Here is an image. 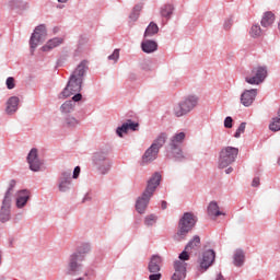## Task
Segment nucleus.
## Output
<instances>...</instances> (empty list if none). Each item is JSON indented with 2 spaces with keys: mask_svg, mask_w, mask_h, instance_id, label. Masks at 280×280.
Masks as SVG:
<instances>
[{
  "mask_svg": "<svg viewBox=\"0 0 280 280\" xmlns=\"http://www.w3.org/2000/svg\"><path fill=\"white\" fill-rule=\"evenodd\" d=\"M196 106H198V96L188 95L185 100L174 106L173 113L175 117H183L184 115H187V113H191Z\"/></svg>",
  "mask_w": 280,
  "mask_h": 280,
  "instance_id": "obj_4",
  "label": "nucleus"
},
{
  "mask_svg": "<svg viewBox=\"0 0 280 280\" xmlns=\"http://www.w3.org/2000/svg\"><path fill=\"white\" fill-rule=\"evenodd\" d=\"M108 60H114V62H117V60H119V49H115L114 52L108 56Z\"/></svg>",
  "mask_w": 280,
  "mask_h": 280,
  "instance_id": "obj_38",
  "label": "nucleus"
},
{
  "mask_svg": "<svg viewBox=\"0 0 280 280\" xmlns=\"http://www.w3.org/2000/svg\"><path fill=\"white\" fill-rule=\"evenodd\" d=\"M27 163L32 172H40L43 167V161L38 158V150L32 149L27 155Z\"/></svg>",
  "mask_w": 280,
  "mask_h": 280,
  "instance_id": "obj_10",
  "label": "nucleus"
},
{
  "mask_svg": "<svg viewBox=\"0 0 280 280\" xmlns=\"http://www.w3.org/2000/svg\"><path fill=\"white\" fill-rule=\"evenodd\" d=\"M71 185V172H63L59 179V191H69Z\"/></svg>",
  "mask_w": 280,
  "mask_h": 280,
  "instance_id": "obj_19",
  "label": "nucleus"
},
{
  "mask_svg": "<svg viewBox=\"0 0 280 280\" xmlns=\"http://www.w3.org/2000/svg\"><path fill=\"white\" fill-rule=\"evenodd\" d=\"M19 97L18 96H11L7 102V108L5 112L8 115H12L19 110Z\"/></svg>",
  "mask_w": 280,
  "mask_h": 280,
  "instance_id": "obj_21",
  "label": "nucleus"
},
{
  "mask_svg": "<svg viewBox=\"0 0 280 280\" xmlns=\"http://www.w3.org/2000/svg\"><path fill=\"white\" fill-rule=\"evenodd\" d=\"M257 97V90H247L241 95V103L243 106H250Z\"/></svg>",
  "mask_w": 280,
  "mask_h": 280,
  "instance_id": "obj_17",
  "label": "nucleus"
},
{
  "mask_svg": "<svg viewBox=\"0 0 280 280\" xmlns=\"http://www.w3.org/2000/svg\"><path fill=\"white\" fill-rule=\"evenodd\" d=\"M23 3L22 0H9L8 5L11 8V10H16L21 8V4Z\"/></svg>",
  "mask_w": 280,
  "mask_h": 280,
  "instance_id": "obj_36",
  "label": "nucleus"
},
{
  "mask_svg": "<svg viewBox=\"0 0 280 280\" xmlns=\"http://www.w3.org/2000/svg\"><path fill=\"white\" fill-rule=\"evenodd\" d=\"M141 49L144 51V54H153V51L159 49V44H156L154 40L147 39L141 43Z\"/></svg>",
  "mask_w": 280,
  "mask_h": 280,
  "instance_id": "obj_22",
  "label": "nucleus"
},
{
  "mask_svg": "<svg viewBox=\"0 0 280 280\" xmlns=\"http://www.w3.org/2000/svg\"><path fill=\"white\" fill-rule=\"evenodd\" d=\"M91 250V246L88 244L82 245L79 249L70 256L68 264L67 275L70 277H80L83 270L82 262L84 261V256Z\"/></svg>",
  "mask_w": 280,
  "mask_h": 280,
  "instance_id": "obj_3",
  "label": "nucleus"
},
{
  "mask_svg": "<svg viewBox=\"0 0 280 280\" xmlns=\"http://www.w3.org/2000/svg\"><path fill=\"white\" fill-rule=\"evenodd\" d=\"M278 165H280V158H279V160H278Z\"/></svg>",
  "mask_w": 280,
  "mask_h": 280,
  "instance_id": "obj_51",
  "label": "nucleus"
},
{
  "mask_svg": "<svg viewBox=\"0 0 280 280\" xmlns=\"http://www.w3.org/2000/svg\"><path fill=\"white\" fill-rule=\"evenodd\" d=\"M237 154H240V149L234 147H225L221 150L219 155V167L220 170H224V167H229L231 163H235L237 159Z\"/></svg>",
  "mask_w": 280,
  "mask_h": 280,
  "instance_id": "obj_6",
  "label": "nucleus"
},
{
  "mask_svg": "<svg viewBox=\"0 0 280 280\" xmlns=\"http://www.w3.org/2000/svg\"><path fill=\"white\" fill-rule=\"evenodd\" d=\"M245 130H246V122H242L237 128L236 132L234 133L235 139H240V137L244 135Z\"/></svg>",
  "mask_w": 280,
  "mask_h": 280,
  "instance_id": "obj_35",
  "label": "nucleus"
},
{
  "mask_svg": "<svg viewBox=\"0 0 280 280\" xmlns=\"http://www.w3.org/2000/svg\"><path fill=\"white\" fill-rule=\"evenodd\" d=\"M208 215H210V218H218V215H224V213L220 211V206H218V202L211 201L208 206Z\"/></svg>",
  "mask_w": 280,
  "mask_h": 280,
  "instance_id": "obj_24",
  "label": "nucleus"
},
{
  "mask_svg": "<svg viewBox=\"0 0 280 280\" xmlns=\"http://www.w3.org/2000/svg\"><path fill=\"white\" fill-rule=\"evenodd\" d=\"M159 156V148L150 147V149H147L142 156V161L144 163H152V161H155V159Z\"/></svg>",
  "mask_w": 280,
  "mask_h": 280,
  "instance_id": "obj_20",
  "label": "nucleus"
},
{
  "mask_svg": "<svg viewBox=\"0 0 280 280\" xmlns=\"http://www.w3.org/2000/svg\"><path fill=\"white\" fill-rule=\"evenodd\" d=\"M249 34L252 38H259L261 36V26L255 24L250 27Z\"/></svg>",
  "mask_w": 280,
  "mask_h": 280,
  "instance_id": "obj_32",
  "label": "nucleus"
},
{
  "mask_svg": "<svg viewBox=\"0 0 280 280\" xmlns=\"http://www.w3.org/2000/svg\"><path fill=\"white\" fill-rule=\"evenodd\" d=\"M143 10V4H137L133 8V12H136V14H139V12H141Z\"/></svg>",
  "mask_w": 280,
  "mask_h": 280,
  "instance_id": "obj_44",
  "label": "nucleus"
},
{
  "mask_svg": "<svg viewBox=\"0 0 280 280\" xmlns=\"http://www.w3.org/2000/svg\"><path fill=\"white\" fill-rule=\"evenodd\" d=\"M161 184V174L155 173L149 180L145 190L142 196L138 198L136 202V211L138 213H145V209H148V205H150V198L154 196V191H156L158 185Z\"/></svg>",
  "mask_w": 280,
  "mask_h": 280,
  "instance_id": "obj_2",
  "label": "nucleus"
},
{
  "mask_svg": "<svg viewBox=\"0 0 280 280\" xmlns=\"http://www.w3.org/2000/svg\"><path fill=\"white\" fill-rule=\"evenodd\" d=\"M224 127L225 128H233V118L231 116H228L224 120Z\"/></svg>",
  "mask_w": 280,
  "mask_h": 280,
  "instance_id": "obj_41",
  "label": "nucleus"
},
{
  "mask_svg": "<svg viewBox=\"0 0 280 280\" xmlns=\"http://www.w3.org/2000/svg\"><path fill=\"white\" fill-rule=\"evenodd\" d=\"M269 129L272 130V132H279V130H280V118H273L271 124L269 125Z\"/></svg>",
  "mask_w": 280,
  "mask_h": 280,
  "instance_id": "obj_33",
  "label": "nucleus"
},
{
  "mask_svg": "<svg viewBox=\"0 0 280 280\" xmlns=\"http://www.w3.org/2000/svg\"><path fill=\"white\" fill-rule=\"evenodd\" d=\"M94 164L98 167L102 174H106L110 170V161L106 159L104 153H95L93 156Z\"/></svg>",
  "mask_w": 280,
  "mask_h": 280,
  "instance_id": "obj_12",
  "label": "nucleus"
},
{
  "mask_svg": "<svg viewBox=\"0 0 280 280\" xmlns=\"http://www.w3.org/2000/svg\"><path fill=\"white\" fill-rule=\"evenodd\" d=\"M84 73H86V62L82 61L71 74L65 90L60 93V100L71 97V95H75V93H80V91H82Z\"/></svg>",
  "mask_w": 280,
  "mask_h": 280,
  "instance_id": "obj_1",
  "label": "nucleus"
},
{
  "mask_svg": "<svg viewBox=\"0 0 280 280\" xmlns=\"http://www.w3.org/2000/svg\"><path fill=\"white\" fill-rule=\"evenodd\" d=\"M45 36H47V30L45 28V25L37 26L31 36V49H36V47H38V43L45 40Z\"/></svg>",
  "mask_w": 280,
  "mask_h": 280,
  "instance_id": "obj_9",
  "label": "nucleus"
},
{
  "mask_svg": "<svg viewBox=\"0 0 280 280\" xmlns=\"http://www.w3.org/2000/svg\"><path fill=\"white\" fill-rule=\"evenodd\" d=\"M14 187H16V182L14 179H12L9 184V189L5 194V196H8L10 199H11L10 192L12 191V189H14Z\"/></svg>",
  "mask_w": 280,
  "mask_h": 280,
  "instance_id": "obj_42",
  "label": "nucleus"
},
{
  "mask_svg": "<svg viewBox=\"0 0 280 280\" xmlns=\"http://www.w3.org/2000/svg\"><path fill=\"white\" fill-rule=\"evenodd\" d=\"M196 226V217L191 212H186L182 217L178 223L177 238L185 240L187 237V233L191 231Z\"/></svg>",
  "mask_w": 280,
  "mask_h": 280,
  "instance_id": "obj_5",
  "label": "nucleus"
},
{
  "mask_svg": "<svg viewBox=\"0 0 280 280\" xmlns=\"http://www.w3.org/2000/svg\"><path fill=\"white\" fill-rule=\"evenodd\" d=\"M129 19H131V21H137V19H139V13L137 12H132L130 15H129Z\"/></svg>",
  "mask_w": 280,
  "mask_h": 280,
  "instance_id": "obj_45",
  "label": "nucleus"
},
{
  "mask_svg": "<svg viewBox=\"0 0 280 280\" xmlns=\"http://www.w3.org/2000/svg\"><path fill=\"white\" fill-rule=\"evenodd\" d=\"M165 141H167V133L162 132L160 133L156 139L151 144L153 148H158V150H161L163 145H165Z\"/></svg>",
  "mask_w": 280,
  "mask_h": 280,
  "instance_id": "obj_28",
  "label": "nucleus"
},
{
  "mask_svg": "<svg viewBox=\"0 0 280 280\" xmlns=\"http://www.w3.org/2000/svg\"><path fill=\"white\" fill-rule=\"evenodd\" d=\"M213 261H215V252L213 249L206 250L199 259L200 269L203 272L205 270H209L213 266Z\"/></svg>",
  "mask_w": 280,
  "mask_h": 280,
  "instance_id": "obj_11",
  "label": "nucleus"
},
{
  "mask_svg": "<svg viewBox=\"0 0 280 280\" xmlns=\"http://www.w3.org/2000/svg\"><path fill=\"white\" fill-rule=\"evenodd\" d=\"M189 253H191V250L185 249L184 252H182L179 254V261H184V264L185 261H189Z\"/></svg>",
  "mask_w": 280,
  "mask_h": 280,
  "instance_id": "obj_37",
  "label": "nucleus"
},
{
  "mask_svg": "<svg viewBox=\"0 0 280 280\" xmlns=\"http://www.w3.org/2000/svg\"><path fill=\"white\" fill-rule=\"evenodd\" d=\"M137 128H139V122H133L132 120H127L126 122H124L121 125V127H118L116 132L118 135V137H124L122 132H128V130H137Z\"/></svg>",
  "mask_w": 280,
  "mask_h": 280,
  "instance_id": "obj_18",
  "label": "nucleus"
},
{
  "mask_svg": "<svg viewBox=\"0 0 280 280\" xmlns=\"http://www.w3.org/2000/svg\"><path fill=\"white\" fill-rule=\"evenodd\" d=\"M252 187H259V177H255L252 182Z\"/></svg>",
  "mask_w": 280,
  "mask_h": 280,
  "instance_id": "obj_47",
  "label": "nucleus"
},
{
  "mask_svg": "<svg viewBox=\"0 0 280 280\" xmlns=\"http://www.w3.org/2000/svg\"><path fill=\"white\" fill-rule=\"evenodd\" d=\"M62 43H65V39L60 38V37H55L50 40L47 42V44L45 46H43V51H49L50 49H55V47H58L60 45H62Z\"/></svg>",
  "mask_w": 280,
  "mask_h": 280,
  "instance_id": "obj_25",
  "label": "nucleus"
},
{
  "mask_svg": "<svg viewBox=\"0 0 280 280\" xmlns=\"http://www.w3.org/2000/svg\"><path fill=\"white\" fill-rule=\"evenodd\" d=\"M80 176V166H75L73 171V178H78Z\"/></svg>",
  "mask_w": 280,
  "mask_h": 280,
  "instance_id": "obj_46",
  "label": "nucleus"
},
{
  "mask_svg": "<svg viewBox=\"0 0 280 280\" xmlns=\"http://www.w3.org/2000/svg\"><path fill=\"white\" fill-rule=\"evenodd\" d=\"M163 277V275H161V272H154L152 275L149 276V280H161Z\"/></svg>",
  "mask_w": 280,
  "mask_h": 280,
  "instance_id": "obj_43",
  "label": "nucleus"
},
{
  "mask_svg": "<svg viewBox=\"0 0 280 280\" xmlns=\"http://www.w3.org/2000/svg\"><path fill=\"white\" fill-rule=\"evenodd\" d=\"M231 172H233V167H229L228 170H225V174H231Z\"/></svg>",
  "mask_w": 280,
  "mask_h": 280,
  "instance_id": "obj_49",
  "label": "nucleus"
},
{
  "mask_svg": "<svg viewBox=\"0 0 280 280\" xmlns=\"http://www.w3.org/2000/svg\"><path fill=\"white\" fill-rule=\"evenodd\" d=\"M159 34V25L156 23L151 22L144 31V38H150Z\"/></svg>",
  "mask_w": 280,
  "mask_h": 280,
  "instance_id": "obj_27",
  "label": "nucleus"
},
{
  "mask_svg": "<svg viewBox=\"0 0 280 280\" xmlns=\"http://www.w3.org/2000/svg\"><path fill=\"white\" fill-rule=\"evenodd\" d=\"M162 264H163V258H161V256L159 255L152 256L148 265L149 272L151 273L161 272Z\"/></svg>",
  "mask_w": 280,
  "mask_h": 280,
  "instance_id": "obj_16",
  "label": "nucleus"
},
{
  "mask_svg": "<svg viewBox=\"0 0 280 280\" xmlns=\"http://www.w3.org/2000/svg\"><path fill=\"white\" fill-rule=\"evenodd\" d=\"M200 248V236L196 235L192 240L186 245V250H198Z\"/></svg>",
  "mask_w": 280,
  "mask_h": 280,
  "instance_id": "obj_30",
  "label": "nucleus"
},
{
  "mask_svg": "<svg viewBox=\"0 0 280 280\" xmlns=\"http://www.w3.org/2000/svg\"><path fill=\"white\" fill-rule=\"evenodd\" d=\"M66 121H67V126H70V127L78 126L79 124L78 119L73 117L67 118Z\"/></svg>",
  "mask_w": 280,
  "mask_h": 280,
  "instance_id": "obj_40",
  "label": "nucleus"
},
{
  "mask_svg": "<svg viewBox=\"0 0 280 280\" xmlns=\"http://www.w3.org/2000/svg\"><path fill=\"white\" fill-rule=\"evenodd\" d=\"M185 132H179L171 138L170 148L175 159H185V155H183V150H180V145L185 141Z\"/></svg>",
  "mask_w": 280,
  "mask_h": 280,
  "instance_id": "obj_7",
  "label": "nucleus"
},
{
  "mask_svg": "<svg viewBox=\"0 0 280 280\" xmlns=\"http://www.w3.org/2000/svg\"><path fill=\"white\" fill-rule=\"evenodd\" d=\"M266 75H268V70L264 67H257L252 70L250 77L245 78V81L247 84H261L266 80Z\"/></svg>",
  "mask_w": 280,
  "mask_h": 280,
  "instance_id": "obj_8",
  "label": "nucleus"
},
{
  "mask_svg": "<svg viewBox=\"0 0 280 280\" xmlns=\"http://www.w3.org/2000/svg\"><path fill=\"white\" fill-rule=\"evenodd\" d=\"M59 3H67L69 0H58Z\"/></svg>",
  "mask_w": 280,
  "mask_h": 280,
  "instance_id": "obj_50",
  "label": "nucleus"
},
{
  "mask_svg": "<svg viewBox=\"0 0 280 280\" xmlns=\"http://www.w3.org/2000/svg\"><path fill=\"white\" fill-rule=\"evenodd\" d=\"M174 12V7L172 4H165L161 8V15L165 19H170L172 16V13Z\"/></svg>",
  "mask_w": 280,
  "mask_h": 280,
  "instance_id": "obj_31",
  "label": "nucleus"
},
{
  "mask_svg": "<svg viewBox=\"0 0 280 280\" xmlns=\"http://www.w3.org/2000/svg\"><path fill=\"white\" fill-rule=\"evenodd\" d=\"M144 224L145 226H154L156 224V217L153 214L145 217Z\"/></svg>",
  "mask_w": 280,
  "mask_h": 280,
  "instance_id": "obj_34",
  "label": "nucleus"
},
{
  "mask_svg": "<svg viewBox=\"0 0 280 280\" xmlns=\"http://www.w3.org/2000/svg\"><path fill=\"white\" fill-rule=\"evenodd\" d=\"M15 86H16V84L14 83V78L9 77V78L7 79V89L12 90V89H14Z\"/></svg>",
  "mask_w": 280,
  "mask_h": 280,
  "instance_id": "obj_39",
  "label": "nucleus"
},
{
  "mask_svg": "<svg viewBox=\"0 0 280 280\" xmlns=\"http://www.w3.org/2000/svg\"><path fill=\"white\" fill-rule=\"evenodd\" d=\"M10 202H12V199H10L8 195H5L0 210L1 222H8V220H10Z\"/></svg>",
  "mask_w": 280,
  "mask_h": 280,
  "instance_id": "obj_15",
  "label": "nucleus"
},
{
  "mask_svg": "<svg viewBox=\"0 0 280 280\" xmlns=\"http://www.w3.org/2000/svg\"><path fill=\"white\" fill-rule=\"evenodd\" d=\"M174 273L171 280H184L187 277V262L183 260L174 261Z\"/></svg>",
  "mask_w": 280,
  "mask_h": 280,
  "instance_id": "obj_13",
  "label": "nucleus"
},
{
  "mask_svg": "<svg viewBox=\"0 0 280 280\" xmlns=\"http://www.w3.org/2000/svg\"><path fill=\"white\" fill-rule=\"evenodd\" d=\"M162 209H167V201H162Z\"/></svg>",
  "mask_w": 280,
  "mask_h": 280,
  "instance_id": "obj_48",
  "label": "nucleus"
},
{
  "mask_svg": "<svg viewBox=\"0 0 280 280\" xmlns=\"http://www.w3.org/2000/svg\"><path fill=\"white\" fill-rule=\"evenodd\" d=\"M28 200H30V191L21 190L20 192H18L16 207L19 209H23V207L27 205Z\"/></svg>",
  "mask_w": 280,
  "mask_h": 280,
  "instance_id": "obj_23",
  "label": "nucleus"
},
{
  "mask_svg": "<svg viewBox=\"0 0 280 280\" xmlns=\"http://www.w3.org/2000/svg\"><path fill=\"white\" fill-rule=\"evenodd\" d=\"M246 259V256L244 255V250L236 249L234 253V266H244V260Z\"/></svg>",
  "mask_w": 280,
  "mask_h": 280,
  "instance_id": "obj_29",
  "label": "nucleus"
},
{
  "mask_svg": "<svg viewBox=\"0 0 280 280\" xmlns=\"http://www.w3.org/2000/svg\"><path fill=\"white\" fill-rule=\"evenodd\" d=\"M261 25L262 27H270V25H272V23H275V13L268 11L262 15L261 19Z\"/></svg>",
  "mask_w": 280,
  "mask_h": 280,
  "instance_id": "obj_26",
  "label": "nucleus"
},
{
  "mask_svg": "<svg viewBox=\"0 0 280 280\" xmlns=\"http://www.w3.org/2000/svg\"><path fill=\"white\" fill-rule=\"evenodd\" d=\"M73 101H66L61 106H60V112L63 115H68V113H73V109L75 108V103L74 102H80L82 100V94H75L72 97Z\"/></svg>",
  "mask_w": 280,
  "mask_h": 280,
  "instance_id": "obj_14",
  "label": "nucleus"
}]
</instances>
